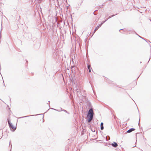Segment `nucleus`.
<instances>
[{
	"mask_svg": "<svg viewBox=\"0 0 151 151\" xmlns=\"http://www.w3.org/2000/svg\"><path fill=\"white\" fill-rule=\"evenodd\" d=\"M93 112L91 108L90 109L88 110L87 114V120L88 122H89L91 121L93 118Z\"/></svg>",
	"mask_w": 151,
	"mask_h": 151,
	"instance_id": "nucleus-1",
	"label": "nucleus"
},
{
	"mask_svg": "<svg viewBox=\"0 0 151 151\" xmlns=\"http://www.w3.org/2000/svg\"><path fill=\"white\" fill-rule=\"evenodd\" d=\"M9 127L11 130L12 132H14L16 129V127H14L13 125L12 124H10L9 125Z\"/></svg>",
	"mask_w": 151,
	"mask_h": 151,
	"instance_id": "nucleus-2",
	"label": "nucleus"
},
{
	"mask_svg": "<svg viewBox=\"0 0 151 151\" xmlns=\"http://www.w3.org/2000/svg\"><path fill=\"white\" fill-rule=\"evenodd\" d=\"M135 129L134 128H131L129 129V130H128L125 133H129L132 132V131H134L135 130Z\"/></svg>",
	"mask_w": 151,
	"mask_h": 151,
	"instance_id": "nucleus-3",
	"label": "nucleus"
},
{
	"mask_svg": "<svg viewBox=\"0 0 151 151\" xmlns=\"http://www.w3.org/2000/svg\"><path fill=\"white\" fill-rule=\"evenodd\" d=\"M42 114H37V115H29L26 116H25L21 117H19V119H21V118H23L27 117H29V116H35V115L36 116V115H42Z\"/></svg>",
	"mask_w": 151,
	"mask_h": 151,
	"instance_id": "nucleus-4",
	"label": "nucleus"
},
{
	"mask_svg": "<svg viewBox=\"0 0 151 151\" xmlns=\"http://www.w3.org/2000/svg\"><path fill=\"white\" fill-rule=\"evenodd\" d=\"M111 146L114 147H116L118 146V144L117 143L114 142H113V143H112L111 144Z\"/></svg>",
	"mask_w": 151,
	"mask_h": 151,
	"instance_id": "nucleus-5",
	"label": "nucleus"
},
{
	"mask_svg": "<svg viewBox=\"0 0 151 151\" xmlns=\"http://www.w3.org/2000/svg\"><path fill=\"white\" fill-rule=\"evenodd\" d=\"M43 0H32V1H34V3H35V4L37 3H40Z\"/></svg>",
	"mask_w": 151,
	"mask_h": 151,
	"instance_id": "nucleus-6",
	"label": "nucleus"
},
{
	"mask_svg": "<svg viewBox=\"0 0 151 151\" xmlns=\"http://www.w3.org/2000/svg\"><path fill=\"white\" fill-rule=\"evenodd\" d=\"M101 26L100 24L98 25L95 29L94 30V33L95 32L97 31Z\"/></svg>",
	"mask_w": 151,
	"mask_h": 151,
	"instance_id": "nucleus-7",
	"label": "nucleus"
},
{
	"mask_svg": "<svg viewBox=\"0 0 151 151\" xmlns=\"http://www.w3.org/2000/svg\"><path fill=\"white\" fill-rule=\"evenodd\" d=\"M87 68L89 72V73L91 72V69H92L91 66L90 65H89L88 63H87Z\"/></svg>",
	"mask_w": 151,
	"mask_h": 151,
	"instance_id": "nucleus-8",
	"label": "nucleus"
},
{
	"mask_svg": "<svg viewBox=\"0 0 151 151\" xmlns=\"http://www.w3.org/2000/svg\"><path fill=\"white\" fill-rule=\"evenodd\" d=\"M104 123L103 122L101 123L100 126H101V129L102 130H103L104 129V127L103 126Z\"/></svg>",
	"mask_w": 151,
	"mask_h": 151,
	"instance_id": "nucleus-9",
	"label": "nucleus"
},
{
	"mask_svg": "<svg viewBox=\"0 0 151 151\" xmlns=\"http://www.w3.org/2000/svg\"><path fill=\"white\" fill-rule=\"evenodd\" d=\"M60 109H61V111H63L66 112V113H67L68 114H70V113L69 112H68V111H67L66 110H65V109H63L61 108H60Z\"/></svg>",
	"mask_w": 151,
	"mask_h": 151,
	"instance_id": "nucleus-10",
	"label": "nucleus"
},
{
	"mask_svg": "<svg viewBox=\"0 0 151 151\" xmlns=\"http://www.w3.org/2000/svg\"><path fill=\"white\" fill-rule=\"evenodd\" d=\"M87 105L89 107V108L91 106V104L89 101H88L87 102Z\"/></svg>",
	"mask_w": 151,
	"mask_h": 151,
	"instance_id": "nucleus-11",
	"label": "nucleus"
},
{
	"mask_svg": "<svg viewBox=\"0 0 151 151\" xmlns=\"http://www.w3.org/2000/svg\"><path fill=\"white\" fill-rule=\"evenodd\" d=\"M7 122L9 125L10 124H12V123L11 122L9 118L7 119Z\"/></svg>",
	"mask_w": 151,
	"mask_h": 151,
	"instance_id": "nucleus-12",
	"label": "nucleus"
},
{
	"mask_svg": "<svg viewBox=\"0 0 151 151\" xmlns=\"http://www.w3.org/2000/svg\"><path fill=\"white\" fill-rule=\"evenodd\" d=\"M117 14H113V15H111V16H109V17H108V19H109L110 18H111V17H113L115 15H117Z\"/></svg>",
	"mask_w": 151,
	"mask_h": 151,
	"instance_id": "nucleus-13",
	"label": "nucleus"
},
{
	"mask_svg": "<svg viewBox=\"0 0 151 151\" xmlns=\"http://www.w3.org/2000/svg\"><path fill=\"white\" fill-rule=\"evenodd\" d=\"M121 30H122L124 32H126L127 31L125 29H119V31L120 32Z\"/></svg>",
	"mask_w": 151,
	"mask_h": 151,
	"instance_id": "nucleus-14",
	"label": "nucleus"
},
{
	"mask_svg": "<svg viewBox=\"0 0 151 151\" xmlns=\"http://www.w3.org/2000/svg\"><path fill=\"white\" fill-rule=\"evenodd\" d=\"M106 21H103L100 24L101 26L104 24V23Z\"/></svg>",
	"mask_w": 151,
	"mask_h": 151,
	"instance_id": "nucleus-15",
	"label": "nucleus"
},
{
	"mask_svg": "<svg viewBox=\"0 0 151 151\" xmlns=\"http://www.w3.org/2000/svg\"><path fill=\"white\" fill-rule=\"evenodd\" d=\"M139 37H140V38H142V39L145 40V41H146V42H147V41L145 39H144V38H143V37H141V36H139Z\"/></svg>",
	"mask_w": 151,
	"mask_h": 151,
	"instance_id": "nucleus-16",
	"label": "nucleus"
},
{
	"mask_svg": "<svg viewBox=\"0 0 151 151\" xmlns=\"http://www.w3.org/2000/svg\"><path fill=\"white\" fill-rule=\"evenodd\" d=\"M10 145H11V148H12V144H11V141H10V142H9V146ZM11 150H10V151H11Z\"/></svg>",
	"mask_w": 151,
	"mask_h": 151,
	"instance_id": "nucleus-17",
	"label": "nucleus"
},
{
	"mask_svg": "<svg viewBox=\"0 0 151 151\" xmlns=\"http://www.w3.org/2000/svg\"><path fill=\"white\" fill-rule=\"evenodd\" d=\"M51 109H53V110H55V111H59L57 109H55L51 108Z\"/></svg>",
	"mask_w": 151,
	"mask_h": 151,
	"instance_id": "nucleus-18",
	"label": "nucleus"
},
{
	"mask_svg": "<svg viewBox=\"0 0 151 151\" xmlns=\"http://www.w3.org/2000/svg\"><path fill=\"white\" fill-rule=\"evenodd\" d=\"M151 58V54H150V58L149 59V60H148V62L147 63H149V61L150 60Z\"/></svg>",
	"mask_w": 151,
	"mask_h": 151,
	"instance_id": "nucleus-19",
	"label": "nucleus"
},
{
	"mask_svg": "<svg viewBox=\"0 0 151 151\" xmlns=\"http://www.w3.org/2000/svg\"><path fill=\"white\" fill-rule=\"evenodd\" d=\"M96 10L93 13V14L95 15H96V14L95 13V12L96 11Z\"/></svg>",
	"mask_w": 151,
	"mask_h": 151,
	"instance_id": "nucleus-20",
	"label": "nucleus"
},
{
	"mask_svg": "<svg viewBox=\"0 0 151 151\" xmlns=\"http://www.w3.org/2000/svg\"><path fill=\"white\" fill-rule=\"evenodd\" d=\"M146 40L147 41V42L148 41V42H150L151 43V42L149 40Z\"/></svg>",
	"mask_w": 151,
	"mask_h": 151,
	"instance_id": "nucleus-21",
	"label": "nucleus"
},
{
	"mask_svg": "<svg viewBox=\"0 0 151 151\" xmlns=\"http://www.w3.org/2000/svg\"><path fill=\"white\" fill-rule=\"evenodd\" d=\"M50 102V101H48V103H47V104H49V106L50 107V105H49V102Z\"/></svg>",
	"mask_w": 151,
	"mask_h": 151,
	"instance_id": "nucleus-22",
	"label": "nucleus"
},
{
	"mask_svg": "<svg viewBox=\"0 0 151 151\" xmlns=\"http://www.w3.org/2000/svg\"><path fill=\"white\" fill-rule=\"evenodd\" d=\"M109 19L108 18L106 19L105 21L106 22V21Z\"/></svg>",
	"mask_w": 151,
	"mask_h": 151,
	"instance_id": "nucleus-23",
	"label": "nucleus"
},
{
	"mask_svg": "<svg viewBox=\"0 0 151 151\" xmlns=\"http://www.w3.org/2000/svg\"><path fill=\"white\" fill-rule=\"evenodd\" d=\"M3 84H4V86L5 87V85L4 83V81L3 80Z\"/></svg>",
	"mask_w": 151,
	"mask_h": 151,
	"instance_id": "nucleus-24",
	"label": "nucleus"
},
{
	"mask_svg": "<svg viewBox=\"0 0 151 151\" xmlns=\"http://www.w3.org/2000/svg\"><path fill=\"white\" fill-rule=\"evenodd\" d=\"M140 120V119H139V122ZM138 125H140V123L139 122Z\"/></svg>",
	"mask_w": 151,
	"mask_h": 151,
	"instance_id": "nucleus-25",
	"label": "nucleus"
},
{
	"mask_svg": "<svg viewBox=\"0 0 151 151\" xmlns=\"http://www.w3.org/2000/svg\"><path fill=\"white\" fill-rule=\"evenodd\" d=\"M134 32L137 35H138L135 31H134Z\"/></svg>",
	"mask_w": 151,
	"mask_h": 151,
	"instance_id": "nucleus-26",
	"label": "nucleus"
},
{
	"mask_svg": "<svg viewBox=\"0 0 151 151\" xmlns=\"http://www.w3.org/2000/svg\"><path fill=\"white\" fill-rule=\"evenodd\" d=\"M77 90H78V89H77V88H76L75 89V91H77Z\"/></svg>",
	"mask_w": 151,
	"mask_h": 151,
	"instance_id": "nucleus-27",
	"label": "nucleus"
},
{
	"mask_svg": "<svg viewBox=\"0 0 151 151\" xmlns=\"http://www.w3.org/2000/svg\"><path fill=\"white\" fill-rule=\"evenodd\" d=\"M91 131H92L93 132H95V130H93L92 129V130H91Z\"/></svg>",
	"mask_w": 151,
	"mask_h": 151,
	"instance_id": "nucleus-28",
	"label": "nucleus"
},
{
	"mask_svg": "<svg viewBox=\"0 0 151 151\" xmlns=\"http://www.w3.org/2000/svg\"><path fill=\"white\" fill-rule=\"evenodd\" d=\"M149 46H150V48H151V45L149 43Z\"/></svg>",
	"mask_w": 151,
	"mask_h": 151,
	"instance_id": "nucleus-29",
	"label": "nucleus"
},
{
	"mask_svg": "<svg viewBox=\"0 0 151 151\" xmlns=\"http://www.w3.org/2000/svg\"><path fill=\"white\" fill-rule=\"evenodd\" d=\"M108 15V14H106V17Z\"/></svg>",
	"mask_w": 151,
	"mask_h": 151,
	"instance_id": "nucleus-30",
	"label": "nucleus"
},
{
	"mask_svg": "<svg viewBox=\"0 0 151 151\" xmlns=\"http://www.w3.org/2000/svg\"><path fill=\"white\" fill-rule=\"evenodd\" d=\"M59 110V111H61V109H60V110Z\"/></svg>",
	"mask_w": 151,
	"mask_h": 151,
	"instance_id": "nucleus-31",
	"label": "nucleus"
},
{
	"mask_svg": "<svg viewBox=\"0 0 151 151\" xmlns=\"http://www.w3.org/2000/svg\"><path fill=\"white\" fill-rule=\"evenodd\" d=\"M96 139H92V140H95Z\"/></svg>",
	"mask_w": 151,
	"mask_h": 151,
	"instance_id": "nucleus-32",
	"label": "nucleus"
},
{
	"mask_svg": "<svg viewBox=\"0 0 151 151\" xmlns=\"http://www.w3.org/2000/svg\"><path fill=\"white\" fill-rule=\"evenodd\" d=\"M137 35L139 37V36H140V35Z\"/></svg>",
	"mask_w": 151,
	"mask_h": 151,
	"instance_id": "nucleus-33",
	"label": "nucleus"
},
{
	"mask_svg": "<svg viewBox=\"0 0 151 151\" xmlns=\"http://www.w3.org/2000/svg\"><path fill=\"white\" fill-rule=\"evenodd\" d=\"M109 137V136H106V137Z\"/></svg>",
	"mask_w": 151,
	"mask_h": 151,
	"instance_id": "nucleus-34",
	"label": "nucleus"
},
{
	"mask_svg": "<svg viewBox=\"0 0 151 151\" xmlns=\"http://www.w3.org/2000/svg\"><path fill=\"white\" fill-rule=\"evenodd\" d=\"M140 63H142V62H140Z\"/></svg>",
	"mask_w": 151,
	"mask_h": 151,
	"instance_id": "nucleus-35",
	"label": "nucleus"
},
{
	"mask_svg": "<svg viewBox=\"0 0 151 151\" xmlns=\"http://www.w3.org/2000/svg\"><path fill=\"white\" fill-rule=\"evenodd\" d=\"M111 0H109V1H111Z\"/></svg>",
	"mask_w": 151,
	"mask_h": 151,
	"instance_id": "nucleus-36",
	"label": "nucleus"
}]
</instances>
